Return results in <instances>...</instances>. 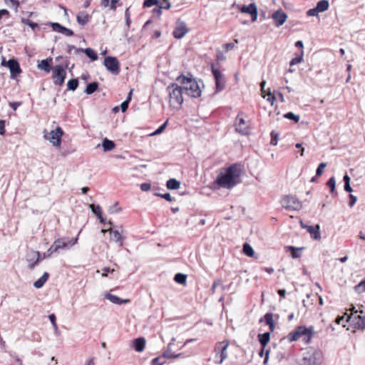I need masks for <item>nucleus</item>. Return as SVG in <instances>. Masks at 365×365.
<instances>
[{
    "label": "nucleus",
    "mask_w": 365,
    "mask_h": 365,
    "mask_svg": "<svg viewBox=\"0 0 365 365\" xmlns=\"http://www.w3.org/2000/svg\"><path fill=\"white\" fill-rule=\"evenodd\" d=\"M9 1L11 3V6L14 7L15 11H17L19 2L16 0H5L6 4H9Z\"/></svg>",
    "instance_id": "53"
},
{
    "label": "nucleus",
    "mask_w": 365,
    "mask_h": 365,
    "mask_svg": "<svg viewBox=\"0 0 365 365\" xmlns=\"http://www.w3.org/2000/svg\"><path fill=\"white\" fill-rule=\"evenodd\" d=\"M354 318L357 319L356 322V326L358 329H365V317H362L361 315L354 316Z\"/></svg>",
    "instance_id": "34"
},
{
    "label": "nucleus",
    "mask_w": 365,
    "mask_h": 365,
    "mask_svg": "<svg viewBox=\"0 0 365 365\" xmlns=\"http://www.w3.org/2000/svg\"><path fill=\"white\" fill-rule=\"evenodd\" d=\"M125 24H126L127 27L129 28L130 26L131 21L130 19V12H129L128 9H127L125 11Z\"/></svg>",
    "instance_id": "57"
},
{
    "label": "nucleus",
    "mask_w": 365,
    "mask_h": 365,
    "mask_svg": "<svg viewBox=\"0 0 365 365\" xmlns=\"http://www.w3.org/2000/svg\"><path fill=\"white\" fill-rule=\"evenodd\" d=\"M175 338H173L172 339V342H170L168 345V348L167 349L163 352V355H162V357H164V358H168V359H176V358H178L180 357L182 354H173L172 351H173V342L175 341Z\"/></svg>",
    "instance_id": "19"
},
{
    "label": "nucleus",
    "mask_w": 365,
    "mask_h": 365,
    "mask_svg": "<svg viewBox=\"0 0 365 365\" xmlns=\"http://www.w3.org/2000/svg\"><path fill=\"white\" fill-rule=\"evenodd\" d=\"M104 297L108 299L110 302L115 304H128L130 302V300L128 299H121L118 296L111 294L110 293H106L104 294Z\"/></svg>",
    "instance_id": "18"
},
{
    "label": "nucleus",
    "mask_w": 365,
    "mask_h": 365,
    "mask_svg": "<svg viewBox=\"0 0 365 365\" xmlns=\"http://www.w3.org/2000/svg\"><path fill=\"white\" fill-rule=\"evenodd\" d=\"M306 229L311 235L312 237L314 240H319L321 238L319 233L320 227L319 225H317L316 227L312 225L306 226Z\"/></svg>",
    "instance_id": "22"
},
{
    "label": "nucleus",
    "mask_w": 365,
    "mask_h": 365,
    "mask_svg": "<svg viewBox=\"0 0 365 365\" xmlns=\"http://www.w3.org/2000/svg\"><path fill=\"white\" fill-rule=\"evenodd\" d=\"M171 6L170 3L168 0H163V3L160 5V8L165 9H169Z\"/></svg>",
    "instance_id": "60"
},
{
    "label": "nucleus",
    "mask_w": 365,
    "mask_h": 365,
    "mask_svg": "<svg viewBox=\"0 0 365 365\" xmlns=\"http://www.w3.org/2000/svg\"><path fill=\"white\" fill-rule=\"evenodd\" d=\"M252 21L255 22L257 19V7L253 10V11L250 14Z\"/></svg>",
    "instance_id": "62"
},
{
    "label": "nucleus",
    "mask_w": 365,
    "mask_h": 365,
    "mask_svg": "<svg viewBox=\"0 0 365 365\" xmlns=\"http://www.w3.org/2000/svg\"><path fill=\"white\" fill-rule=\"evenodd\" d=\"M168 124V121H165L163 125H161L157 130H155L151 135H157L160 134L166 128Z\"/></svg>",
    "instance_id": "45"
},
{
    "label": "nucleus",
    "mask_w": 365,
    "mask_h": 365,
    "mask_svg": "<svg viewBox=\"0 0 365 365\" xmlns=\"http://www.w3.org/2000/svg\"><path fill=\"white\" fill-rule=\"evenodd\" d=\"M22 22L29 26L32 29L38 27V24L36 23H34L29 19H22Z\"/></svg>",
    "instance_id": "50"
},
{
    "label": "nucleus",
    "mask_w": 365,
    "mask_h": 365,
    "mask_svg": "<svg viewBox=\"0 0 365 365\" xmlns=\"http://www.w3.org/2000/svg\"><path fill=\"white\" fill-rule=\"evenodd\" d=\"M109 232L111 235L110 240L117 242L120 247L123 246L124 237L120 232L118 230H113L111 229H109Z\"/></svg>",
    "instance_id": "20"
},
{
    "label": "nucleus",
    "mask_w": 365,
    "mask_h": 365,
    "mask_svg": "<svg viewBox=\"0 0 365 365\" xmlns=\"http://www.w3.org/2000/svg\"><path fill=\"white\" fill-rule=\"evenodd\" d=\"M284 117L289 120H294V122H298L299 120V115H295L292 112L287 113L286 114L284 115Z\"/></svg>",
    "instance_id": "43"
},
{
    "label": "nucleus",
    "mask_w": 365,
    "mask_h": 365,
    "mask_svg": "<svg viewBox=\"0 0 365 365\" xmlns=\"http://www.w3.org/2000/svg\"><path fill=\"white\" fill-rule=\"evenodd\" d=\"M322 362V354L320 351L315 350L308 353L302 359L300 365H319Z\"/></svg>",
    "instance_id": "6"
},
{
    "label": "nucleus",
    "mask_w": 365,
    "mask_h": 365,
    "mask_svg": "<svg viewBox=\"0 0 365 365\" xmlns=\"http://www.w3.org/2000/svg\"><path fill=\"white\" fill-rule=\"evenodd\" d=\"M176 81L182 85L186 95L193 98H198L201 96V89L195 79L180 75L177 77Z\"/></svg>",
    "instance_id": "3"
},
{
    "label": "nucleus",
    "mask_w": 365,
    "mask_h": 365,
    "mask_svg": "<svg viewBox=\"0 0 365 365\" xmlns=\"http://www.w3.org/2000/svg\"><path fill=\"white\" fill-rule=\"evenodd\" d=\"M7 66L11 72V78H14L21 71L18 61L15 59H10L7 61Z\"/></svg>",
    "instance_id": "16"
},
{
    "label": "nucleus",
    "mask_w": 365,
    "mask_h": 365,
    "mask_svg": "<svg viewBox=\"0 0 365 365\" xmlns=\"http://www.w3.org/2000/svg\"><path fill=\"white\" fill-rule=\"evenodd\" d=\"M272 139L270 141L271 145H276L277 144V137L278 134L276 133L274 131H272L271 133Z\"/></svg>",
    "instance_id": "54"
},
{
    "label": "nucleus",
    "mask_w": 365,
    "mask_h": 365,
    "mask_svg": "<svg viewBox=\"0 0 365 365\" xmlns=\"http://www.w3.org/2000/svg\"><path fill=\"white\" fill-rule=\"evenodd\" d=\"M228 346H229V341L227 340L222 341L217 344V345L215 348V351L217 354H218V353L220 354V359L219 361H216L217 364H222L224 361V360H225L227 358L228 354H227V350Z\"/></svg>",
    "instance_id": "11"
},
{
    "label": "nucleus",
    "mask_w": 365,
    "mask_h": 365,
    "mask_svg": "<svg viewBox=\"0 0 365 365\" xmlns=\"http://www.w3.org/2000/svg\"><path fill=\"white\" fill-rule=\"evenodd\" d=\"M243 252L248 257H252L254 255L253 248L247 243L243 245Z\"/></svg>",
    "instance_id": "39"
},
{
    "label": "nucleus",
    "mask_w": 365,
    "mask_h": 365,
    "mask_svg": "<svg viewBox=\"0 0 365 365\" xmlns=\"http://www.w3.org/2000/svg\"><path fill=\"white\" fill-rule=\"evenodd\" d=\"M303 56H304V51H301V53L299 56H297L295 58H293L291 61L289 62L290 66H292L294 65H296L297 63H301L303 61Z\"/></svg>",
    "instance_id": "41"
},
{
    "label": "nucleus",
    "mask_w": 365,
    "mask_h": 365,
    "mask_svg": "<svg viewBox=\"0 0 365 365\" xmlns=\"http://www.w3.org/2000/svg\"><path fill=\"white\" fill-rule=\"evenodd\" d=\"M273 317V316H272V313H267V314L264 315V321H265V322H266V324H267V325H269V324H272V323H273V322H273V317Z\"/></svg>",
    "instance_id": "51"
},
{
    "label": "nucleus",
    "mask_w": 365,
    "mask_h": 365,
    "mask_svg": "<svg viewBox=\"0 0 365 365\" xmlns=\"http://www.w3.org/2000/svg\"><path fill=\"white\" fill-rule=\"evenodd\" d=\"M354 290L359 294L365 292V278L354 287Z\"/></svg>",
    "instance_id": "40"
},
{
    "label": "nucleus",
    "mask_w": 365,
    "mask_h": 365,
    "mask_svg": "<svg viewBox=\"0 0 365 365\" xmlns=\"http://www.w3.org/2000/svg\"><path fill=\"white\" fill-rule=\"evenodd\" d=\"M115 145L114 142L108 138H105L102 143L103 150L106 152L112 150L115 148Z\"/></svg>",
    "instance_id": "28"
},
{
    "label": "nucleus",
    "mask_w": 365,
    "mask_h": 365,
    "mask_svg": "<svg viewBox=\"0 0 365 365\" xmlns=\"http://www.w3.org/2000/svg\"><path fill=\"white\" fill-rule=\"evenodd\" d=\"M313 327L307 328L304 326H299L297 327L294 331L290 332L287 337L289 341H295L299 339L300 337L304 336L305 342L309 343L313 335Z\"/></svg>",
    "instance_id": "4"
},
{
    "label": "nucleus",
    "mask_w": 365,
    "mask_h": 365,
    "mask_svg": "<svg viewBox=\"0 0 365 365\" xmlns=\"http://www.w3.org/2000/svg\"><path fill=\"white\" fill-rule=\"evenodd\" d=\"M189 29L184 21L178 20L176 23V26L173 31V36L177 39L183 38L187 34Z\"/></svg>",
    "instance_id": "12"
},
{
    "label": "nucleus",
    "mask_w": 365,
    "mask_h": 365,
    "mask_svg": "<svg viewBox=\"0 0 365 365\" xmlns=\"http://www.w3.org/2000/svg\"><path fill=\"white\" fill-rule=\"evenodd\" d=\"M77 241L78 237L72 238L68 242H65L62 239H57L52 244L51 251H56L57 252L59 250L66 247L68 245H74L77 243Z\"/></svg>",
    "instance_id": "13"
},
{
    "label": "nucleus",
    "mask_w": 365,
    "mask_h": 365,
    "mask_svg": "<svg viewBox=\"0 0 365 365\" xmlns=\"http://www.w3.org/2000/svg\"><path fill=\"white\" fill-rule=\"evenodd\" d=\"M158 3V0H145V1L143 3V6L144 7H150L152 6L157 5Z\"/></svg>",
    "instance_id": "52"
},
{
    "label": "nucleus",
    "mask_w": 365,
    "mask_h": 365,
    "mask_svg": "<svg viewBox=\"0 0 365 365\" xmlns=\"http://www.w3.org/2000/svg\"><path fill=\"white\" fill-rule=\"evenodd\" d=\"M287 15L282 11V9L277 10L272 14V19L274 20V25L277 27L282 26L287 21Z\"/></svg>",
    "instance_id": "15"
},
{
    "label": "nucleus",
    "mask_w": 365,
    "mask_h": 365,
    "mask_svg": "<svg viewBox=\"0 0 365 365\" xmlns=\"http://www.w3.org/2000/svg\"><path fill=\"white\" fill-rule=\"evenodd\" d=\"M98 88V83L97 82H92L87 85L85 93L88 95H91L97 91Z\"/></svg>",
    "instance_id": "31"
},
{
    "label": "nucleus",
    "mask_w": 365,
    "mask_h": 365,
    "mask_svg": "<svg viewBox=\"0 0 365 365\" xmlns=\"http://www.w3.org/2000/svg\"><path fill=\"white\" fill-rule=\"evenodd\" d=\"M128 104H129V102L128 101H124L121 104H120V109H121V111L122 112H125L128 108Z\"/></svg>",
    "instance_id": "61"
},
{
    "label": "nucleus",
    "mask_w": 365,
    "mask_h": 365,
    "mask_svg": "<svg viewBox=\"0 0 365 365\" xmlns=\"http://www.w3.org/2000/svg\"><path fill=\"white\" fill-rule=\"evenodd\" d=\"M266 84V82L264 81H262L261 83H260V86H261V91L263 93V98H266V96H267V101L268 102H269L271 103V105H273L274 104V102L275 101V97L274 96H273L269 91H268L267 92L265 91L264 90V86Z\"/></svg>",
    "instance_id": "23"
},
{
    "label": "nucleus",
    "mask_w": 365,
    "mask_h": 365,
    "mask_svg": "<svg viewBox=\"0 0 365 365\" xmlns=\"http://www.w3.org/2000/svg\"><path fill=\"white\" fill-rule=\"evenodd\" d=\"M327 185L330 188V192L331 193H334V192L335 191V187H336V180H335L334 177L330 178L327 182Z\"/></svg>",
    "instance_id": "42"
},
{
    "label": "nucleus",
    "mask_w": 365,
    "mask_h": 365,
    "mask_svg": "<svg viewBox=\"0 0 365 365\" xmlns=\"http://www.w3.org/2000/svg\"><path fill=\"white\" fill-rule=\"evenodd\" d=\"M329 3L327 0H321L317 4V9L319 12H324L329 9Z\"/></svg>",
    "instance_id": "30"
},
{
    "label": "nucleus",
    "mask_w": 365,
    "mask_h": 365,
    "mask_svg": "<svg viewBox=\"0 0 365 365\" xmlns=\"http://www.w3.org/2000/svg\"><path fill=\"white\" fill-rule=\"evenodd\" d=\"M282 206L286 210H299L302 207V202L294 195H286L281 200Z\"/></svg>",
    "instance_id": "5"
},
{
    "label": "nucleus",
    "mask_w": 365,
    "mask_h": 365,
    "mask_svg": "<svg viewBox=\"0 0 365 365\" xmlns=\"http://www.w3.org/2000/svg\"><path fill=\"white\" fill-rule=\"evenodd\" d=\"M259 341L261 344V345L264 348V346L268 344L270 339V333L269 332H265L262 334L258 335ZM264 349L260 352V356L263 355Z\"/></svg>",
    "instance_id": "24"
},
{
    "label": "nucleus",
    "mask_w": 365,
    "mask_h": 365,
    "mask_svg": "<svg viewBox=\"0 0 365 365\" xmlns=\"http://www.w3.org/2000/svg\"><path fill=\"white\" fill-rule=\"evenodd\" d=\"M326 166L327 163H321L316 170V175L317 176H320L322 174L324 169L326 168Z\"/></svg>",
    "instance_id": "48"
},
{
    "label": "nucleus",
    "mask_w": 365,
    "mask_h": 365,
    "mask_svg": "<svg viewBox=\"0 0 365 365\" xmlns=\"http://www.w3.org/2000/svg\"><path fill=\"white\" fill-rule=\"evenodd\" d=\"M223 46L226 49V51H230L234 48L235 44L233 43H227L224 44Z\"/></svg>",
    "instance_id": "64"
},
{
    "label": "nucleus",
    "mask_w": 365,
    "mask_h": 365,
    "mask_svg": "<svg viewBox=\"0 0 365 365\" xmlns=\"http://www.w3.org/2000/svg\"><path fill=\"white\" fill-rule=\"evenodd\" d=\"M103 64L106 69L114 75L120 72V63L117 58L113 56H107L104 58Z\"/></svg>",
    "instance_id": "7"
},
{
    "label": "nucleus",
    "mask_w": 365,
    "mask_h": 365,
    "mask_svg": "<svg viewBox=\"0 0 365 365\" xmlns=\"http://www.w3.org/2000/svg\"><path fill=\"white\" fill-rule=\"evenodd\" d=\"M350 201L349 202V205L352 207L355 205L357 201V197L351 194L349 195Z\"/></svg>",
    "instance_id": "58"
},
{
    "label": "nucleus",
    "mask_w": 365,
    "mask_h": 365,
    "mask_svg": "<svg viewBox=\"0 0 365 365\" xmlns=\"http://www.w3.org/2000/svg\"><path fill=\"white\" fill-rule=\"evenodd\" d=\"M212 72L215 78V92H220L225 89V80L224 75L221 73V71L216 68L214 65L211 66Z\"/></svg>",
    "instance_id": "8"
},
{
    "label": "nucleus",
    "mask_w": 365,
    "mask_h": 365,
    "mask_svg": "<svg viewBox=\"0 0 365 365\" xmlns=\"http://www.w3.org/2000/svg\"><path fill=\"white\" fill-rule=\"evenodd\" d=\"M41 254L38 251L31 250L26 254V262L29 269H33L40 261Z\"/></svg>",
    "instance_id": "14"
},
{
    "label": "nucleus",
    "mask_w": 365,
    "mask_h": 365,
    "mask_svg": "<svg viewBox=\"0 0 365 365\" xmlns=\"http://www.w3.org/2000/svg\"><path fill=\"white\" fill-rule=\"evenodd\" d=\"M66 72L65 69L60 65L54 66L53 68V83L56 85L61 86L66 78Z\"/></svg>",
    "instance_id": "9"
},
{
    "label": "nucleus",
    "mask_w": 365,
    "mask_h": 365,
    "mask_svg": "<svg viewBox=\"0 0 365 365\" xmlns=\"http://www.w3.org/2000/svg\"><path fill=\"white\" fill-rule=\"evenodd\" d=\"M257 8V6L255 3H252L249 4L248 6H242L240 8V11L242 13L249 14H250L253 10H255Z\"/></svg>",
    "instance_id": "32"
},
{
    "label": "nucleus",
    "mask_w": 365,
    "mask_h": 365,
    "mask_svg": "<svg viewBox=\"0 0 365 365\" xmlns=\"http://www.w3.org/2000/svg\"><path fill=\"white\" fill-rule=\"evenodd\" d=\"M235 130L237 132L242 135H246L248 133V125H247L244 118H240L239 116L237 118Z\"/></svg>",
    "instance_id": "17"
},
{
    "label": "nucleus",
    "mask_w": 365,
    "mask_h": 365,
    "mask_svg": "<svg viewBox=\"0 0 365 365\" xmlns=\"http://www.w3.org/2000/svg\"><path fill=\"white\" fill-rule=\"evenodd\" d=\"M187 279V276L182 273H178L175 275L174 279L175 281L178 283L183 284L185 283Z\"/></svg>",
    "instance_id": "38"
},
{
    "label": "nucleus",
    "mask_w": 365,
    "mask_h": 365,
    "mask_svg": "<svg viewBox=\"0 0 365 365\" xmlns=\"http://www.w3.org/2000/svg\"><path fill=\"white\" fill-rule=\"evenodd\" d=\"M134 349L138 352H141L144 350L145 346V339L144 337H139L133 341Z\"/></svg>",
    "instance_id": "21"
},
{
    "label": "nucleus",
    "mask_w": 365,
    "mask_h": 365,
    "mask_svg": "<svg viewBox=\"0 0 365 365\" xmlns=\"http://www.w3.org/2000/svg\"><path fill=\"white\" fill-rule=\"evenodd\" d=\"M286 249L288 250H290L292 252L291 255H292V258L296 259V258H299L301 257V255H302L301 250H303L304 248L288 246L286 247Z\"/></svg>",
    "instance_id": "27"
},
{
    "label": "nucleus",
    "mask_w": 365,
    "mask_h": 365,
    "mask_svg": "<svg viewBox=\"0 0 365 365\" xmlns=\"http://www.w3.org/2000/svg\"><path fill=\"white\" fill-rule=\"evenodd\" d=\"M5 133V121L0 120V135H3Z\"/></svg>",
    "instance_id": "63"
},
{
    "label": "nucleus",
    "mask_w": 365,
    "mask_h": 365,
    "mask_svg": "<svg viewBox=\"0 0 365 365\" xmlns=\"http://www.w3.org/2000/svg\"><path fill=\"white\" fill-rule=\"evenodd\" d=\"M319 12L318 11V10L317 9V8H313V9H309L307 11V15L308 16H316L318 15Z\"/></svg>",
    "instance_id": "56"
},
{
    "label": "nucleus",
    "mask_w": 365,
    "mask_h": 365,
    "mask_svg": "<svg viewBox=\"0 0 365 365\" xmlns=\"http://www.w3.org/2000/svg\"><path fill=\"white\" fill-rule=\"evenodd\" d=\"M89 207L91 208L93 213L97 215V217H100L101 208L99 205H96L94 204H91L89 205Z\"/></svg>",
    "instance_id": "44"
},
{
    "label": "nucleus",
    "mask_w": 365,
    "mask_h": 365,
    "mask_svg": "<svg viewBox=\"0 0 365 365\" xmlns=\"http://www.w3.org/2000/svg\"><path fill=\"white\" fill-rule=\"evenodd\" d=\"M166 91L169 96L170 106L177 110L180 108L183 99V88L179 86L178 83H170L166 88Z\"/></svg>",
    "instance_id": "2"
},
{
    "label": "nucleus",
    "mask_w": 365,
    "mask_h": 365,
    "mask_svg": "<svg viewBox=\"0 0 365 365\" xmlns=\"http://www.w3.org/2000/svg\"><path fill=\"white\" fill-rule=\"evenodd\" d=\"M48 318H49V320L54 329V331H55V334L56 335H59L60 334V331L58 330V326H57V324H56V316L54 314H51L48 316Z\"/></svg>",
    "instance_id": "37"
},
{
    "label": "nucleus",
    "mask_w": 365,
    "mask_h": 365,
    "mask_svg": "<svg viewBox=\"0 0 365 365\" xmlns=\"http://www.w3.org/2000/svg\"><path fill=\"white\" fill-rule=\"evenodd\" d=\"M63 134V130L61 127L58 126L54 130L49 133V137L46 135L44 137L48 139L53 145L59 147L61 143V137Z\"/></svg>",
    "instance_id": "10"
},
{
    "label": "nucleus",
    "mask_w": 365,
    "mask_h": 365,
    "mask_svg": "<svg viewBox=\"0 0 365 365\" xmlns=\"http://www.w3.org/2000/svg\"><path fill=\"white\" fill-rule=\"evenodd\" d=\"M90 16L86 11L79 12L76 16L78 23L81 26L86 25L88 22Z\"/></svg>",
    "instance_id": "25"
},
{
    "label": "nucleus",
    "mask_w": 365,
    "mask_h": 365,
    "mask_svg": "<svg viewBox=\"0 0 365 365\" xmlns=\"http://www.w3.org/2000/svg\"><path fill=\"white\" fill-rule=\"evenodd\" d=\"M78 86V80L77 78H73L68 81L67 83L68 89L70 91H76Z\"/></svg>",
    "instance_id": "35"
},
{
    "label": "nucleus",
    "mask_w": 365,
    "mask_h": 365,
    "mask_svg": "<svg viewBox=\"0 0 365 365\" xmlns=\"http://www.w3.org/2000/svg\"><path fill=\"white\" fill-rule=\"evenodd\" d=\"M167 187L169 190H177L180 187V182L176 179L172 178L167 181Z\"/></svg>",
    "instance_id": "29"
},
{
    "label": "nucleus",
    "mask_w": 365,
    "mask_h": 365,
    "mask_svg": "<svg viewBox=\"0 0 365 365\" xmlns=\"http://www.w3.org/2000/svg\"><path fill=\"white\" fill-rule=\"evenodd\" d=\"M157 196H160L161 197L164 198L167 201L172 202L173 200V197H171L170 193H165V194H160V193H155V194Z\"/></svg>",
    "instance_id": "55"
},
{
    "label": "nucleus",
    "mask_w": 365,
    "mask_h": 365,
    "mask_svg": "<svg viewBox=\"0 0 365 365\" xmlns=\"http://www.w3.org/2000/svg\"><path fill=\"white\" fill-rule=\"evenodd\" d=\"M49 24L54 31L61 33V30L63 26H61L58 23H53V22H50Z\"/></svg>",
    "instance_id": "46"
},
{
    "label": "nucleus",
    "mask_w": 365,
    "mask_h": 365,
    "mask_svg": "<svg viewBox=\"0 0 365 365\" xmlns=\"http://www.w3.org/2000/svg\"><path fill=\"white\" fill-rule=\"evenodd\" d=\"M61 34L67 36H71L73 35V31L71 29L63 26L61 30Z\"/></svg>",
    "instance_id": "49"
},
{
    "label": "nucleus",
    "mask_w": 365,
    "mask_h": 365,
    "mask_svg": "<svg viewBox=\"0 0 365 365\" xmlns=\"http://www.w3.org/2000/svg\"><path fill=\"white\" fill-rule=\"evenodd\" d=\"M48 273L44 272L43 275L34 283V286L37 289L41 288L48 280Z\"/></svg>",
    "instance_id": "26"
},
{
    "label": "nucleus",
    "mask_w": 365,
    "mask_h": 365,
    "mask_svg": "<svg viewBox=\"0 0 365 365\" xmlns=\"http://www.w3.org/2000/svg\"><path fill=\"white\" fill-rule=\"evenodd\" d=\"M150 187H151V185L148 182L142 183L140 185V189L145 192L148 191L150 189Z\"/></svg>",
    "instance_id": "59"
},
{
    "label": "nucleus",
    "mask_w": 365,
    "mask_h": 365,
    "mask_svg": "<svg viewBox=\"0 0 365 365\" xmlns=\"http://www.w3.org/2000/svg\"><path fill=\"white\" fill-rule=\"evenodd\" d=\"M241 173L240 166L234 164L228 167L224 173H221L217 178V184L224 188L231 189L239 183Z\"/></svg>",
    "instance_id": "1"
},
{
    "label": "nucleus",
    "mask_w": 365,
    "mask_h": 365,
    "mask_svg": "<svg viewBox=\"0 0 365 365\" xmlns=\"http://www.w3.org/2000/svg\"><path fill=\"white\" fill-rule=\"evenodd\" d=\"M38 67L41 70L45 71L46 72H49L51 70V66L47 59L42 60L38 64Z\"/></svg>",
    "instance_id": "36"
},
{
    "label": "nucleus",
    "mask_w": 365,
    "mask_h": 365,
    "mask_svg": "<svg viewBox=\"0 0 365 365\" xmlns=\"http://www.w3.org/2000/svg\"><path fill=\"white\" fill-rule=\"evenodd\" d=\"M83 52H84L92 61H96L98 59L97 53L91 48H87L84 50L83 49Z\"/></svg>",
    "instance_id": "33"
},
{
    "label": "nucleus",
    "mask_w": 365,
    "mask_h": 365,
    "mask_svg": "<svg viewBox=\"0 0 365 365\" xmlns=\"http://www.w3.org/2000/svg\"><path fill=\"white\" fill-rule=\"evenodd\" d=\"M164 357L160 356L153 359L151 361V365H163L165 361H163Z\"/></svg>",
    "instance_id": "47"
}]
</instances>
